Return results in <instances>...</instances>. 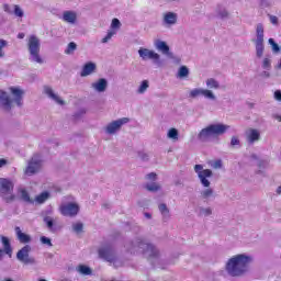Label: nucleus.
<instances>
[{
  "label": "nucleus",
  "instance_id": "1",
  "mask_svg": "<svg viewBox=\"0 0 281 281\" xmlns=\"http://www.w3.org/2000/svg\"><path fill=\"white\" fill-rule=\"evenodd\" d=\"M251 262H254V257L247 254H238L227 260L225 271L232 278H243V276L249 273Z\"/></svg>",
  "mask_w": 281,
  "mask_h": 281
},
{
  "label": "nucleus",
  "instance_id": "2",
  "mask_svg": "<svg viewBox=\"0 0 281 281\" xmlns=\"http://www.w3.org/2000/svg\"><path fill=\"white\" fill-rule=\"evenodd\" d=\"M125 249L130 254H144L146 258L157 259L161 256L157 246L148 243L144 237H135L125 244Z\"/></svg>",
  "mask_w": 281,
  "mask_h": 281
},
{
  "label": "nucleus",
  "instance_id": "3",
  "mask_svg": "<svg viewBox=\"0 0 281 281\" xmlns=\"http://www.w3.org/2000/svg\"><path fill=\"white\" fill-rule=\"evenodd\" d=\"M194 172L198 175V179L201 186L205 188L200 192L201 199H203V201H210V199H214V189L210 188V186H212L210 179L214 177V172H212L211 169H203V165H195Z\"/></svg>",
  "mask_w": 281,
  "mask_h": 281
},
{
  "label": "nucleus",
  "instance_id": "4",
  "mask_svg": "<svg viewBox=\"0 0 281 281\" xmlns=\"http://www.w3.org/2000/svg\"><path fill=\"white\" fill-rule=\"evenodd\" d=\"M9 89L13 100L10 99L8 92L0 90V106L7 112L12 111L13 102L16 104V106H23V95H25V91L19 87H11Z\"/></svg>",
  "mask_w": 281,
  "mask_h": 281
},
{
  "label": "nucleus",
  "instance_id": "5",
  "mask_svg": "<svg viewBox=\"0 0 281 281\" xmlns=\"http://www.w3.org/2000/svg\"><path fill=\"white\" fill-rule=\"evenodd\" d=\"M227 131H229V125L223 123L211 124L200 131L198 134V139L200 142H210L211 137L225 135Z\"/></svg>",
  "mask_w": 281,
  "mask_h": 281
},
{
  "label": "nucleus",
  "instance_id": "6",
  "mask_svg": "<svg viewBox=\"0 0 281 281\" xmlns=\"http://www.w3.org/2000/svg\"><path fill=\"white\" fill-rule=\"evenodd\" d=\"M27 52L30 63L35 65H43L45 59L41 56V40L36 35H31L27 40Z\"/></svg>",
  "mask_w": 281,
  "mask_h": 281
},
{
  "label": "nucleus",
  "instance_id": "7",
  "mask_svg": "<svg viewBox=\"0 0 281 281\" xmlns=\"http://www.w3.org/2000/svg\"><path fill=\"white\" fill-rule=\"evenodd\" d=\"M0 198L4 203H14L16 195L14 194V182L8 178H0Z\"/></svg>",
  "mask_w": 281,
  "mask_h": 281
},
{
  "label": "nucleus",
  "instance_id": "8",
  "mask_svg": "<svg viewBox=\"0 0 281 281\" xmlns=\"http://www.w3.org/2000/svg\"><path fill=\"white\" fill-rule=\"evenodd\" d=\"M256 49L257 58H262L265 55V25L258 23L256 25V38L252 40Z\"/></svg>",
  "mask_w": 281,
  "mask_h": 281
},
{
  "label": "nucleus",
  "instance_id": "9",
  "mask_svg": "<svg viewBox=\"0 0 281 281\" xmlns=\"http://www.w3.org/2000/svg\"><path fill=\"white\" fill-rule=\"evenodd\" d=\"M138 56L142 60H153V63L157 67H161V55L156 53L155 50H150L148 48L140 47L138 49Z\"/></svg>",
  "mask_w": 281,
  "mask_h": 281
},
{
  "label": "nucleus",
  "instance_id": "10",
  "mask_svg": "<svg viewBox=\"0 0 281 281\" xmlns=\"http://www.w3.org/2000/svg\"><path fill=\"white\" fill-rule=\"evenodd\" d=\"M30 251H32V246L25 245L16 252V259L23 265H36V259L30 257Z\"/></svg>",
  "mask_w": 281,
  "mask_h": 281
},
{
  "label": "nucleus",
  "instance_id": "11",
  "mask_svg": "<svg viewBox=\"0 0 281 281\" xmlns=\"http://www.w3.org/2000/svg\"><path fill=\"white\" fill-rule=\"evenodd\" d=\"M59 212L63 216H69L74 218V216H78L80 212V205L78 203L68 202L67 204H61L59 206Z\"/></svg>",
  "mask_w": 281,
  "mask_h": 281
},
{
  "label": "nucleus",
  "instance_id": "12",
  "mask_svg": "<svg viewBox=\"0 0 281 281\" xmlns=\"http://www.w3.org/2000/svg\"><path fill=\"white\" fill-rule=\"evenodd\" d=\"M203 95L206 100H216V94L210 89H203V88H194L189 92V98H192L193 100Z\"/></svg>",
  "mask_w": 281,
  "mask_h": 281
},
{
  "label": "nucleus",
  "instance_id": "13",
  "mask_svg": "<svg viewBox=\"0 0 281 281\" xmlns=\"http://www.w3.org/2000/svg\"><path fill=\"white\" fill-rule=\"evenodd\" d=\"M42 161L43 160H41V156L38 154H35L29 161V165L25 169V175H29V177H32V175H36V172L41 170Z\"/></svg>",
  "mask_w": 281,
  "mask_h": 281
},
{
  "label": "nucleus",
  "instance_id": "14",
  "mask_svg": "<svg viewBox=\"0 0 281 281\" xmlns=\"http://www.w3.org/2000/svg\"><path fill=\"white\" fill-rule=\"evenodd\" d=\"M130 121L131 120L128 117H123V119L113 121L106 125L105 132L108 133V135H115V133H117V131H120V128H122L124 124H128Z\"/></svg>",
  "mask_w": 281,
  "mask_h": 281
},
{
  "label": "nucleus",
  "instance_id": "15",
  "mask_svg": "<svg viewBox=\"0 0 281 281\" xmlns=\"http://www.w3.org/2000/svg\"><path fill=\"white\" fill-rule=\"evenodd\" d=\"M154 45L158 52H161L165 56L168 58H175V54L170 52V46H168V43L161 40H156L154 42Z\"/></svg>",
  "mask_w": 281,
  "mask_h": 281
},
{
  "label": "nucleus",
  "instance_id": "16",
  "mask_svg": "<svg viewBox=\"0 0 281 281\" xmlns=\"http://www.w3.org/2000/svg\"><path fill=\"white\" fill-rule=\"evenodd\" d=\"M99 256L106 262H114L115 261V251L111 247H104L99 249Z\"/></svg>",
  "mask_w": 281,
  "mask_h": 281
},
{
  "label": "nucleus",
  "instance_id": "17",
  "mask_svg": "<svg viewBox=\"0 0 281 281\" xmlns=\"http://www.w3.org/2000/svg\"><path fill=\"white\" fill-rule=\"evenodd\" d=\"M44 93L49 98V100H53V102H56V104H59L60 106H64L65 100L60 99L56 92H54V89L49 86H44Z\"/></svg>",
  "mask_w": 281,
  "mask_h": 281
},
{
  "label": "nucleus",
  "instance_id": "18",
  "mask_svg": "<svg viewBox=\"0 0 281 281\" xmlns=\"http://www.w3.org/2000/svg\"><path fill=\"white\" fill-rule=\"evenodd\" d=\"M109 87V81L104 78H100L98 81L91 83V89L98 93H104Z\"/></svg>",
  "mask_w": 281,
  "mask_h": 281
},
{
  "label": "nucleus",
  "instance_id": "19",
  "mask_svg": "<svg viewBox=\"0 0 281 281\" xmlns=\"http://www.w3.org/2000/svg\"><path fill=\"white\" fill-rule=\"evenodd\" d=\"M246 139L248 144H256V142H260V131L256 128H249L246 132Z\"/></svg>",
  "mask_w": 281,
  "mask_h": 281
},
{
  "label": "nucleus",
  "instance_id": "20",
  "mask_svg": "<svg viewBox=\"0 0 281 281\" xmlns=\"http://www.w3.org/2000/svg\"><path fill=\"white\" fill-rule=\"evenodd\" d=\"M15 235L19 243H21L22 245H30V243H32V236L23 233V231H21V227L19 226L15 227Z\"/></svg>",
  "mask_w": 281,
  "mask_h": 281
},
{
  "label": "nucleus",
  "instance_id": "21",
  "mask_svg": "<svg viewBox=\"0 0 281 281\" xmlns=\"http://www.w3.org/2000/svg\"><path fill=\"white\" fill-rule=\"evenodd\" d=\"M95 69H97L95 63L89 61L85 64L80 72L81 78H87V76H91V74H95Z\"/></svg>",
  "mask_w": 281,
  "mask_h": 281
},
{
  "label": "nucleus",
  "instance_id": "22",
  "mask_svg": "<svg viewBox=\"0 0 281 281\" xmlns=\"http://www.w3.org/2000/svg\"><path fill=\"white\" fill-rule=\"evenodd\" d=\"M177 19H178L177 13L167 12L164 14L162 23L164 25H167L170 27L171 25H177Z\"/></svg>",
  "mask_w": 281,
  "mask_h": 281
},
{
  "label": "nucleus",
  "instance_id": "23",
  "mask_svg": "<svg viewBox=\"0 0 281 281\" xmlns=\"http://www.w3.org/2000/svg\"><path fill=\"white\" fill-rule=\"evenodd\" d=\"M63 21H65V23H70V25H74L76 24V21H78V13H76V11H64Z\"/></svg>",
  "mask_w": 281,
  "mask_h": 281
},
{
  "label": "nucleus",
  "instance_id": "24",
  "mask_svg": "<svg viewBox=\"0 0 281 281\" xmlns=\"http://www.w3.org/2000/svg\"><path fill=\"white\" fill-rule=\"evenodd\" d=\"M158 210L161 214L164 223H168V221H170V209H168V205L166 203H160L158 205Z\"/></svg>",
  "mask_w": 281,
  "mask_h": 281
},
{
  "label": "nucleus",
  "instance_id": "25",
  "mask_svg": "<svg viewBox=\"0 0 281 281\" xmlns=\"http://www.w3.org/2000/svg\"><path fill=\"white\" fill-rule=\"evenodd\" d=\"M49 199H52V193H49L48 191H44L36 195L33 201H35V203H37L38 205H43V203L49 201Z\"/></svg>",
  "mask_w": 281,
  "mask_h": 281
},
{
  "label": "nucleus",
  "instance_id": "26",
  "mask_svg": "<svg viewBox=\"0 0 281 281\" xmlns=\"http://www.w3.org/2000/svg\"><path fill=\"white\" fill-rule=\"evenodd\" d=\"M215 12L218 19H229V11H227V8H225L223 4H217Z\"/></svg>",
  "mask_w": 281,
  "mask_h": 281
},
{
  "label": "nucleus",
  "instance_id": "27",
  "mask_svg": "<svg viewBox=\"0 0 281 281\" xmlns=\"http://www.w3.org/2000/svg\"><path fill=\"white\" fill-rule=\"evenodd\" d=\"M18 192H19V194H20L21 201H23L24 203L34 204V200L30 196V192H27V190H25V189H19Z\"/></svg>",
  "mask_w": 281,
  "mask_h": 281
},
{
  "label": "nucleus",
  "instance_id": "28",
  "mask_svg": "<svg viewBox=\"0 0 281 281\" xmlns=\"http://www.w3.org/2000/svg\"><path fill=\"white\" fill-rule=\"evenodd\" d=\"M1 243L3 245L4 254L12 256V246L10 244V239L5 236H1Z\"/></svg>",
  "mask_w": 281,
  "mask_h": 281
},
{
  "label": "nucleus",
  "instance_id": "29",
  "mask_svg": "<svg viewBox=\"0 0 281 281\" xmlns=\"http://www.w3.org/2000/svg\"><path fill=\"white\" fill-rule=\"evenodd\" d=\"M168 139H172V142H179V130L171 127L167 133Z\"/></svg>",
  "mask_w": 281,
  "mask_h": 281
},
{
  "label": "nucleus",
  "instance_id": "30",
  "mask_svg": "<svg viewBox=\"0 0 281 281\" xmlns=\"http://www.w3.org/2000/svg\"><path fill=\"white\" fill-rule=\"evenodd\" d=\"M77 271L81 276H91V273H93V270H91L90 267L85 266V265H79L78 268H77Z\"/></svg>",
  "mask_w": 281,
  "mask_h": 281
},
{
  "label": "nucleus",
  "instance_id": "31",
  "mask_svg": "<svg viewBox=\"0 0 281 281\" xmlns=\"http://www.w3.org/2000/svg\"><path fill=\"white\" fill-rule=\"evenodd\" d=\"M206 87L207 89H221V83L214 78H209L206 80Z\"/></svg>",
  "mask_w": 281,
  "mask_h": 281
},
{
  "label": "nucleus",
  "instance_id": "32",
  "mask_svg": "<svg viewBox=\"0 0 281 281\" xmlns=\"http://www.w3.org/2000/svg\"><path fill=\"white\" fill-rule=\"evenodd\" d=\"M188 76H190V69L188 68V66H181L178 70V78H188Z\"/></svg>",
  "mask_w": 281,
  "mask_h": 281
},
{
  "label": "nucleus",
  "instance_id": "33",
  "mask_svg": "<svg viewBox=\"0 0 281 281\" xmlns=\"http://www.w3.org/2000/svg\"><path fill=\"white\" fill-rule=\"evenodd\" d=\"M76 49H78V44H76V42H70L67 45V48L65 49V54L67 56H71L74 54V52H76Z\"/></svg>",
  "mask_w": 281,
  "mask_h": 281
},
{
  "label": "nucleus",
  "instance_id": "34",
  "mask_svg": "<svg viewBox=\"0 0 281 281\" xmlns=\"http://www.w3.org/2000/svg\"><path fill=\"white\" fill-rule=\"evenodd\" d=\"M145 188L148 192H159L161 190V186L157 182L147 183Z\"/></svg>",
  "mask_w": 281,
  "mask_h": 281
},
{
  "label": "nucleus",
  "instance_id": "35",
  "mask_svg": "<svg viewBox=\"0 0 281 281\" xmlns=\"http://www.w3.org/2000/svg\"><path fill=\"white\" fill-rule=\"evenodd\" d=\"M198 216H212V207H199Z\"/></svg>",
  "mask_w": 281,
  "mask_h": 281
},
{
  "label": "nucleus",
  "instance_id": "36",
  "mask_svg": "<svg viewBox=\"0 0 281 281\" xmlns=\"http://www.w3.org/2000/svg\"><path fill=\"white\" fill-rule=\"evenodd\" d=\"M148 87H149L148 80H143L140 86L137 89V93L139 94L146 93V91H148Z\"/></svg>",
  "mask_w": 281,
  "mask_h": 281
},
{
  "label": "nucleus",
  "instance_id": "37",
  "mask_svg": "<svg viewBox=\"0 0 281 281\" xmlns=\"http://www.w3.org/2000/svg\"><path fill=\"white\" fill-rule=\"evenodd\" d=\"M83 229H85V224H82L81 222L72 224V232H75V234H81Z\"/></svg>",
  "mask_w": 281,
  "mask_h": 281
},
{
  "label": "nucleus",
  "instance_id": "38",
  "mask_svg": "<svg viewBox=\"0 0 281 281\" xmlns=\"http://www.w3.org/2000/svg\"><path fill=\"white\" fill-rule=\"evenodd\" d=\"M268 43H269V45H271L272 52L274 54H278L280 52L281 47H280V45H278V43H276V40L269 38Z\"/></svg>",
  "mask_w": 281,
  "mask_h": 281
},
{
  "label": "nucleus",
  "instance_id": "39",
  "mask_svg": "<svg viewBox=\"0 0 281 281\" xmlns=\"http://www.w3.org/2000/svg\"><path fill=\"white\" fill-rule=\"evenodd\" d=\"M13 8H14L13 14H15L16 16H19L20 19H23V16H24V14H25V13L23 12V9H21V7L18 5V4H14Z\"/></svg>",
  "mask_w": 281,
  "mask_h": 281
},
{
  "label": "nucleus",
  "instance_id": "40",
  "mask_svg": "<svg viewBox=\"0 0 281 281\" xmlns=\"http://www.w3.org/2000/svg\"><path fill=\"white\" fill-rule=\"evenodd\" d=\"M43 221L46 224V227H48L49 229L54 228V218L52 216H45Z\"/></svg>",
  "mask_w": 281,
  "mask_h": 281
},
{
  "label": "nucleus",
  "instance_id": "41",
  "mask_svg": "<svg viewBox=\"0 0 281 281\" xmlns=\"http://www.w3.org/2000/svg\"><path fill=\"white\" fill-rule=\"evenodd\" d=\"M112 30H120L122 27V22L117 18H114L111 23Z\"/></svg>",
  "mask_w": 281,
  "mask_h": 281
},
{
  "label": "nucleus",
  "instance_id": "42",
  "mask_svg": "<svg viewBox=\"0 0 281 281\" xmlns=\"http://www.w3.org/2000/svg\"><path fill=\"white\" fill-rule=\"evenodd\" d=\"M42 245H47V247H54V244H52V239L45 236H42L40 238Z\"/></svg>",
  "mask_w": 281,
  "mask_h": 281
},
{
  "label": "nucleus",
  "instance_id": "43",
  "mask_svg": "<svg viewBox=\"0 0 281 281\" xmlns=\"http://www.w3.org/2000/svg\"><path fill=\"white\" fill-rule=\"evenodd\" d=\"M113 36H115V32L114 31H109L108 34L105 35V37H103L101 40V43H108L111 41V38H113Z\"/></svg>",
  "mask_w": 281,
  "mask_h": 281
},
{
  "label": "nucleus",
  "instance_id": "44",
  "mask_svg": "<svg viewBox=\"0 0 281 281\" xmlns=\"http://www.w3.org/2000/svg\"><path fill=\"white\" fill-rule=\"evenodd\" d=\"M231 146L232 148H236V146H240V139H238V136H233L231 138Z\"/></svg>",
  "mask_w": 281,
  "mask_h": 281
},
{
  "label": "nucleus",
  "instance_id": "45",
  "mask_svg": "<svg viewBox=\"0 0 281 281\" xmlns=\"http://www.w3.org/2000/svg\"><path fill=\"white\" fill-rule=\"evenodd\" d=\"M8 45V42L5 40H0V58H3L5 56V53H3V47Z\"/></svg>",
  "mask_w": 281,
  "mask_h": 281
},
{
  "label": "nucleus",
  "instance_id": "46",
  "mask_svg": "<svg viewBox=\"0 0 281 281\" xmlns=\"http://www.w3.org/2000/svg\"><path fill=\"white\" fill-rule=\"evenodd\" d=\"M262 68L263 69H271V59L269 58H265L263 61H262Z\"/></svg>",
  "mask_w": 281,
  "mask_h": 281
},
{
  "label": "nucleus",
  "instance_id": "47",
  "mask_svg": "<svg viewBox=\"0 0 281 281\" xmlns=\"http://www.w3.org/2000/svg\"><path fill=\"white\" fill-rule=\"evenodd\" d=\"M138 157L142 159V161H148L149 159V156L146 153H138Z\"/></svg>",
  "mask_w": 281,
  "mask_h": 281
},
{
  "label": "nucleus",
  "instance_id": "48",
  "mask_svg": "<svg viewBox=\"0 0 281 281\" xmlns=\"http://www.w3.org/2000/svg\"><path fill=\"white\" fill-rule=\"evenodd\" d=\"M146 179H149V181H155V179H157V173L150 172L146 176Z\"/></svg>",
  "mask_w": 281,
  "mask_h": 281
},
{
  "label": "nucleus",
  "instance_id": "49",
  "mask_svg": "<svg viewBox=\"0 0 281 281\" xmlns=\"http://www.w3.org/2000/svg\"><path fill=\"white\" fill-rule=\"evenodd\" d=\"M269 19H270V23H272V25H278V16L269 15Z\"/></svg>",
  "mask_w": 281,
  "mask_h": 281
},
{
  "label": "nucleus",
  "instance_id": "50",
  "mask_svg": "<svg viewBox=\"0 0 281 281\" xmlns=\"http://www.w3.org/2000/svg\"><path fill=\"white\" fill-rule=\"evenodd\" d=\"M274 100H277V102H281V91L280 90L274 91Z\"/></svg>",
  "mask_w": 281,
  "mask_h": 281
},
{
  "label": "nucleus",
  "instance_id": "51",
  "mask_svg": "<svg viewBox=\"0 0 281 281\" xmlns=\"http://www.w3.org/2000/svg\"><path fill=\"white\" fill-rule=\"evenodd\" d=\"M3 10L7 12V14H13V11L9 4H3Z\"/></svg>",
  "mask_w": 281,
  "mask_h": 281
},
{
  "label": "nucleus",
  "instance_id": "52",
  "mask_svg": "<svg viewBox=\"0 0 281 281\" xmlns=\"http://www.w3.org/2000/svg\"><path fill=\"white\" fill-rule=\"evenodd\" d=\"M213 168L218 169V168H223V161L221 160H216L213 165Z\"/></svg>",
  "mask_w": 281,
  "mask_h": 281
},
{
  "label": "nucleus",
  "instance_id": "53",
  "mask_svg": "<svg viewBox=\"0 0 281 281\" xmlns=\"http://www.w3.org/2000/svg\"><path fill=\"white\" fill-rule=\"evenodd\" d=\"M261 8H269V1L267 0H260Z\"/></svg>",
  "mask_w": 281,
  "mask_h": 281
},
{
  "label": "nucleus",
  "instance_id": "54",
  "mask_svg": "<svg viewBox=\"0 0 281 281\" xmlns=\"http://www.w3.org/2000/svg\"><path fill=\"white\" fill-rule=\"evenodd\" d=\"M3 166H8V160L5 158H0V168H3Z\"/></svg>",
  "mask_w": 281,
  "mask_h": 281
},
{
  "label": "nucleus",
  "instance_id": "55",
  "mask_svg": "<svg viewBox=\"0 0 281 281\" xmlns=\"http://www.w3.org/2000/svg\"><path fill=\"white\" fill-rule=\"evenodd\" d=\"M272 119L281 122V115L280 114H272Z\"/></svg>",
  "mask_w": 281,
  "mask_h": 281
},
{
  "label": "nucleus",
  "instance_id": "56",
  "mask_svg": "<svg viewBox=\"0 0 281 281\" xmlns=\"http://www.w3.org/2000/svg\"><path fill=\"white\" fill-rule=\"evenodd\" d=\"M265 165H266V162L262 161V160H260L259 164H258V167H259V168H265Z\"/></svg>",
  "mask_w": 281,
  "mask_h": 281
},
{
  "label": "nucleus",
  "instance_id": "57",
  "mask_svg": "<svg viewBox=\"0 0 281 281\" xmlns=\"http://www.w3.org/2000/svg\"><path fill=\"white\" fill-rule=\"evenodd\" d=\"M144 216L145 218H149V220L153 218V215L150 213H145Z\"/></svg>",
  "mask_w": 281,
  "mask_h": 281
},
{
  "label": "nucleus",
  "instance_id": "58",
  "mask_svg": "<svg viewBox=\"0 0 281 281\" xmlns=\"http://www.w3.org/2000/svg\"><path fill=\"white\" fill-rule=\"evenodd\" d=\"M18 38H25V34L24 33L18 34Z\"/></svg>",
  "mask_w": 281,
  "mask_h": 281
},
{
  "label": "nucleus",
  "instance_id": "59",
  "mask_svg": "<svg viewBox=\"0 0 281 281\" xmlns=\"http://www.w3.org/2000/svg\"><path fill=\"white\" fill-rule=\"evenodd\" d=\"M277 194H281V186L277 188Z\"/></svg>",
  "mask_w": 281,
  "mask_h": 281
},
{
  "label": "nucleus",
  "instance_id": "60",
  "mask_svg": "<svg viewBox=\"0 0 281 281\" xmlns=\"http://www.w3.org/2000/svg\"><path fill=\"white\" fill-rule=\"evenodd\" d=\"M250 157L251 159H258V156L256 154H252Z\"/></svg>",
  "mask_w": 281,
  "mask_h": 281
},
{
  "label": "nucleus",
  "instance_id": "61",
  "mask_svg": "<svg viewBox=\"0 0 281 281\" xmlns=\"http://www.w3.org/2000/svg\"><path fill=\"white\" fill-rule=\"evenodd\" d=\"M3 251H4V250H1V249H0V260L3 258Z\"/></svg>",
  "mask_w": 281,
  "mask_h": 281
},
{
  "label": "nucleus",
  "instance_id": "62",
  "mask_svg": "<svg viewBox=\"0 0 281 281\" xmlns=\"http://www.w3.org/2000/svg\"><path fill=\"white\" fill-rule=\"evenodd\" d=\"M176 186H181V181L176 182Z\"/></svg>",
  "mask_w": 281,
  "mask_h": 281
},
{
  "label": "nucleus",
  "instance_id": "63",
  "mask_svg": "<svg viewBox=\"0 0 281 281\" xmlns=\"http://www.w3.org/2000/svg\"><path fill=\"white\" fill-rule=\"evenodd\" d=\"M3 281H13L12 279H4Z\"/></svg>",
  "mask_w": 281,
  "mask_h": 281
},
{
  "label": "nucleus",
  "instance_id": "64",
  "mask_svg": "<svg viewBox=\"0 0 281 281\" xmlns=\"http://www.w3.org/2000/svg\"><path fill=\"white\" fill-rule=\"evenodd\" d=\"M38 281H47L46 279H40Z\"/></svg>",
  "mask_w": 281,
  "mask_h": 281
}]
</instances>
